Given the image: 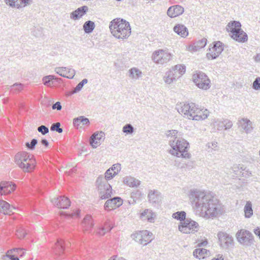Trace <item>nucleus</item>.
Returning a JSON list of instances; mask_svg holds the SVG:
<instances>
[{"label": "nucleus", "instance_id": "nucleus-40", "mask_svg": "<svg viewBox=\"0 0 260 260\" xmlns=\"http://www.w3.org/2000/svg\"><path fill=\"white\" fill-rule=\"evenodd\" d=\"M172 217L177 220H180V222L186 220V213L183 211H177L172 214Z\"/></svg>", "mask_w": 260, "mask_h": 260}, {"label": "nucleus", "instance_id": "nucleus-3", "mask_svg": "<svg viewBox=\"0 0 260 260\" xmlns=\"http://www.w3.org/2000/svg\"><path fill=\"white\" fill-rule=\"evenodd\" d=\"M169 144L171 147L169 152L172 155L184 158H189L191 157L190 154L188 152L189 143L185 139L181 138L172 139L169 140Z\"/></svg>", "mask_w": 260, "mask_h": 260}, {"label": "nucleus", "instance_id": "nucleus-36", "mask_svg": "<svg viewBox=\"0 0 260 260\" xmlns=\"http://www.w3.org/2000/svg\"><path fill=\"white\" fill-rule=\"evenodd\" d=\"M245 217L250 218L253 215V209L252 203L250 201H247L244 208Z\"/></svg>", "mask_w": 260, "mask_h": 260}, {"label": "nucleus", "instance_id": "nucleus-48", "mask_svg": "<svg viewBox=\"0 0 260 260\" xmlns=\"http://www.w3.org/2000/svg\"><path fill=\"white\" fill-rule=\"evenodd\" d=\"M116 175H115L113 172H112L110 169H108L105 173V177H103V179H106V180L108 181V180L113 178Z\"/></svg>", "mask_w": 260, "mask_h": 260}, {"label": "nucleus", "instance_id": "nucleus-23", "mask_svg": "<svg viewBox=\"0 0 260 260\" xmlns=\"http://www.w3.org/2000/svg\"><path fill=\"white\" fill-rule=\"evenodd\" d=\"M122 204V200L119 197H114L113 199L108 200L104 205L106 210H111L117 207H119Z\"/></svg>", "mask_w": 260, "mask_h": 260}, {"label": "nucleus", "instance_id": "nucleus-42", "mask_svg": "<svg viewBox=\"0 0 260 260\" xmlns=\"http://www.w3.org/2000/svg\"><path fill=\"white\" fill-rule=\"evenodd\" d=\"M64 250L63 241L61 240H58L56 244L55 253L60 255Z\"/></svg>", "mask_w": 260, "mask_h": 260}, {"label": "nucleus", "instance_id": "nucleus-57", "mask_svg": "<svg viewBox=\"0 0 260 260\" xmlns=\"http://www.w3.org/2000/svg\"><path fill=\"white\" fill-rule=\"evenodd\" d=\"M23 85L20 83H15L12 86V89L14 90H20L22 89Z\"/></svg>", "mask_w": 260, "mask_h": 260}, {"label": "nucleus", "instance_id": "nucleus-20", "mask_svg": "<svg viewBox=\"0 0 260 260\" xmlns=\"http://www.w3.org/2000/svg\"><path fill=\"white\" fill-rule=\"evenodd\" d=\"M16 189V185L10 181H2L0 182V195H7L14 191Z\"/></svg>", "mask_w": 260, "mask_h": 260}, {"label": "nucleus", "instance_id": "nucleus-5", "mask_svg": "<svg viewBox=\"0 0 260 260\" xmlns=\"http://www.w3.org/2000/svg\"><path fill=\"white\" fill-rule=\"evenodd\" d=\"M241 24L240 22L233 21L229 22L226 26V30L230 32L231 38L238 42L244 43L248 40L246 32L241 28Z\"/></svg>", "mask_w": 260, "mask_h": 260}, {"label": "nucleus", "instance_id": "nucleus-15", "mask_svg": "<svg viewBox=\"0 0 260 260\" xmlns=\"http://www.w3.org/2000/svg\"><path fill=\"white\" fill-rule=\"evenodd\" d=\"M223 50L222 43L218 41L215 42L213 46L209 48V52L207 53V57L209 59H214L216 58Z\"/></svg>", "mask_w": 260, "mask_h": 260}, {"label": "nucleus", "instance_id": "nucleus-8", "mask_svg": "<svg viewBox=\"0 0 260 260\" xmlns=\"http://www.w3.org/2000/svg\"><path fill=\"white\" fill-rule=\"evenodd\" d=\"M96 186L98 189L99 197L102 200H105L111 197L112 189L111 185L103 177H99L96 179Z\"/></svg>", "mask_w": 260, "mask_h": 260}, {"label": "nucleus", "instance_id": "nucleus-41", "mask_svg": "<svg viewBox=\"0 0 260 260\" xmlns=\"http://www.w3.org/2000/svg\"><path fill=\"white\" fill-rule=\"evenodd\" d=\"M218 143L217 142L213 141L208 142L206 144L207 148V150L208 152L212 153L214 151H217L218 150Z\"/></svg>", "mask_w": 260, "mask_h": 260}, {"label": "nucleus", "instance_id": "nucleus-53", "mask_svg": "<svg viewBox=\"0 0 260 260\" xmlns=\"http://www.w3.org/2000/svg\"><path fill=\"white\" fill-rule=\"evenodd\" d=\"M25 234H26V232L22 228H19L16 231V236L19 239L24 238Z\"/></svg>", "mask_w": 260, "mask_h": 260}, {"label": "nucleus", "instance_id": "nucleus-47", "mask_svg": "<svg viewBox=\"0 0 260 260\" xmlns=\"http://www.w3.org/2000/svg\"><path fill=\"white\" fill-rule=\"evenodd\" d=\"M112 229V227L110 226V224L109 223H106L104 228L101 229L98 232V234L100 235H104L106 232L110 231Z\"/></svg>", "mask_w": 260, "mask_h": 260}, {"label": "nucleus", "instance_id": "nucleus-61", "mask_svg": "<svg viewBox=\"0 0 260 260\" xmlns=\"http://www.w3.org/2000/svg\"><path fill=\"white\" fill-rule=\"evenodd\" d=\"M211 260H223V257L222 255L218 254L215 257L212 258Z\"/></svg>", "mask_w": 260, "mask_h": 260}, {"label": "nucleus", "instance_id": "nucleus-31", "mask_svg": "<svg viewBox=\"0 0 260 260\" xmlns=\"http://www.w3.org/2000/svg\"><path fill=\"white\" fill-rule=\"evenodd\" d=\"M207 39L203 38L195 42L193 45L189 46V50L192 51H197L200 49L204 48L207 44Z\"/></svg>", "mask_w": 260, "mask_h": 260}, {"label": "nucleus", "instance_id": "nucleus-38", "mask_svg": "<svg viewBox=\"0 0 260 260\" xmlns=\"http://www.w3.org/2000/svg\"><path fill=\"white\" fill-rule=\"evenodd\" d=\"M207 250L206 249L198 248L193 251V255L199 259L204 258L206 255H207Z\"/></svg>", "mask_w": 260, "mask_h": 260}, {"label": "nucleus", "instance_id": "nucleus-1", "mask_svg": "<svg viewBox=\"0 0 260 260\" xmlns=\"http://www.w3.org/2000/svg\"><path fill=\"white\" fill-rule=\"evenodd\" d=\"M188 196L191 205L201 217L209 218L221 214L218 200L210 194L198 189L189 190Z\"/></svg>", "mask_w": 260, "mask_h": 260}, {"label": "nucleus", "instance_id": "nucleus-55", "mask_svg": "<svg viewBox=\"0 0 260 260\" xmlns=\"http://www.w3.org/2000/svg\"><path fill=\"white\" fill-rule=\"evenodd\" d=\"M38 131L42 135H44L49 133V129L45 125H41L38 127Z\"/></svg>", "mask_w": 260, "mask_h": 260}, {"label": "nucleus", "instance_id": "nucleus-35", "mask_svg": "<svg viewBox=\"0 0 260 260\" xmlns=\"http://www.w3.org/2000/svg\"><path fill=\"white\" fill-rule=\"evenodd\" d=\"M70 206V201L68 198L60 196L57 207L59 208L67 209Z\"/></svg>", "mask_w": 260, "mask_h": 260}, {"label": "nucleus", "instance_id": "nucleus-63", "mask_svg": "<svg viewBox=\"0 0 260 260\" xmlns=\"http://www.w3.org/2000/svg\"><path fill=\"white\" fill-rule=\"evenodd\" d=\"M254 234L260 239V228H257L254 230Z\"/></svg>", "mask_w": 260, "mask_h": 260}, {"label": "nucleus", "instance_id": "nucleus-22", "mask_svg": "<svg viewBox=\"0 0 260 260\" xmlns=\"http://www.w3.org/2000/svg\"><path fill=\"white\" fill-rule=\"evenodd\" d=\"M209 111L207 109L201 108L197 105L196 113L192 117V120L200 121L203 120L208 118L209 115Z\"/></svg>", "mask_w": 260, "mask_h": 260}, {"label": "nucleus", "instance_id": "nucleus-37", "mask_svg": "<svg viewBox=\"0 0 260 260\" xmlns=\"http://www.w3.org/2000/svg\"><path fill=\"white\" fill-rule=\"evenodd\" d=\"M83 28L85 33L90 34L95 28L94 22L90 20L87 21L84 23Z\"/></svg>", "mask_w": 260, "mask_h": 260}, {"label": "nucleus", "instance_id": "nucleus-2", "mask_svg": "<svg viewBox=\"0 0 260 260\" xmlns=\"http://www.w3.org/2000/svg\"><path fill=\"white\" fill-rule=\"evenodd\" d=\"M109 29L111 34L116 39L123 40L131 34V27L128 22L123 19L116 18L110 22Z\"/></svg>", "mask_w": 260, "mask_h": 260}, {"label": "nucleus", "instance_id": "nucleus-50", "mask_svg": "<svg viewBox=\"0 0 260 260\" xmlns=\"http://www.w3.org/2000/svg\"><path fill=\"white\" fill-rule=\"evenodd\" d=\"M178 167H180L181 169H191L193 168V164L192 161H188L186 162L185 161L181 165H178Z\"/></svg>", "mask_w": 260, "mask_h": 260}, {"label": "nucleus", "instance_id": "nucleus-25", "mask_svg": "<svg viewBox=\"0 0 260 260\" xmlns=\"http://www.w3.org/2000/svg\"><path fill=\"white\" fill-rule=\"evenodd\" d=\"M161 193L157 190H150L148 194V201L153 205H158L161 201Z\"/></svg>", "mask_w": 260, "mask_h": 260}, {"label": "nucleus", "instance_id": "nucleus-16", "mask_svg": "<svg viewBox=\"0 0 260 260\" xmlns=\"http://www.w3.org/2000/svg\"><path fill=\"white\" fill-rule=\"evenodd\" d=\"M238 127L246 134H251L254 129L253 123L247 118H242L238 121Z\"/></svg>", "mask_w": 260, "mask_h": 260}, {"label": "nucleus", "instance_id": "nucleus-49", "mask_svg": "<svg viewBox=\"0 0 260 260\" xmlns=\"http://www.w3.org/2000/svg\"><path fill=\"white\" fill-rule=\"evenodd\" d=\"M110 169L115 175H117L121 170V165L119 164H115L110 168Z\"/></svg>", "mask_w": 260, "mask_h": 260}, {"label": "nucleus", "instance_id": "nucleus-27", "mask_svg": "<svg viewBox=\"0 0 260 260\" xmlns=\"http://www.w3.org/2000/svg\"><path fill=\"white\" fill-rule=\"evenodd\" d=\"M183 12L184 8L182 7L179 5H175L171 6L168 9L167 14L169 17L174 18L182 14Z\"/></svg>", "mask_w": 260, "mask_h": 260}, {"label": "nucleus", "instance_id": "nucleus-17", "mask_svg": "<svg viewBox=\"0 0 260 260\" xmlns=\"http://www.w3.org/2000/svg\"><path fill=\"white\" fill-rule=\"evenodd\" d=\"M212 124L218 131H221L223 129H229L231 128L233 125L232 121L228 119L224 118L216 119Z\"/></svg>", "mask_w": 260, "mask_h": 260}, {"label": "nucleus", "instance_id": "nucleus-43", "mask_svg": "<svg viewBox=\"0 0 260 260\" xmlns=\"http://www.w3.org/2000/svg\"><path fill=\"white\" fill-rule=\"evenodd\" d=\"M88 82V80L87 79H84L82 81L79 82L77 86L74 88L73 91L71 92V94H74L76 92H79L81 90L83 86L85 84H86Z\"/></svg>", "mask_w": 260, "mask_h": 260}, {"label": "nucleus", "instance_id": "nucleus-59", "mask_svg": "<svg viewBox=\"0 0 260 260\" xmlns=\"http://www.w3.org/2000/svg\"><path fill=\"white\" fill-rule=\"evenodd\" d=\"M7 258H9V260H19L17 257H15L14 255H6Z\"/></svg>", "mask_w": 260, "mask_h": 260}, {"label": "nucleus", "instance_id": "nucleus-44", "mask_svg": "<svg viewBox=\"0 0 260 260\" xmlns=\"http://www.w3.org/2000/svg\"><path fill=\"white\" fill-rule=\"evenodd\" d=\"M178 132L176 130H170L167 131L166 135V136L168 139H169V140H171L172 139H177L178 138H177Z\"/></svg>", "mask_w": 260, "mask_h": 260}, {"label": "nucleus", "instance_id": "nucleus-52", "mask_svg": "<svg viewBox=\"0 0 260 260\" xmlns=\"http://www.w3.org/2000/svg\"><path fill=\"white\" fill-rule=\"evenodd\" d=\"M252 88L256 90H260V77H256L252 84Z\"/></svg>", "mask_w": 260, "mask_h": 260}, {"label": "nucleus", "instance_id": "nucleus-6", "mask_svg": "<svg viewBox=\"0 0 260 260\" xmlns=\"http://www.w3.org/2000/svg\"><path fill=\"white\" fill-rule=\"evenodd\" d=\"M185 71L184 65L179 64L172 67L165 73L163 77L164 81L167 84H171L180 78Z\"/></svg>", "mask_w": 260, "mask_h": 260}, {"label": "nucleus", "instance_id": "nucleus-9", "mask_svg": "<svg viewBox=\"0 0 260 260\" xmlns=\"http://www.w3.org/2000/svg\"><path fill=\"white\" fill-rule=\"evenodd\" d=\"M172 58V54L165 49H158L154 51L151 56L152 61L157 64L164 65Z\"/></svg>", "mask_w": 260, "mask_h": 260}, {"label": "nucleus", "instance_id": "nucleus-34", "mask_svg": "<svg viewBox=\"0 0 260 260\" xmlns=\"http://www.w3.org/2000/svg\"><path fill=\"white\" fill-rule=\"evenodd\" d=\"M174 31L178 35L183 38H185L188 36V32L187 28L182 24H177L174 27Z\"/></svg>", "mask_w": 260, "mask_h": 260}, {"label": "nucleus", "instance_id": "nucleus-33", "mask_svg": "<svg viewBox=\"0 0 260 260\" xmlns=\"http://www.w3.org/2000/svg\"><path fill=\"white\" fill-rule=\"evenodd\" d=\"M94 223L92 218L90 215H86L82 222V226L84 231H89L93 226Z\"/></svg>", "mask_w": 260, "mask_h": 260}, {"label": "nucleus", "instance_id": "nucleus-13", "mask_svg": "<svg viewBox=\"0 0 260 260\" xmlns=\"http://www.w3.org/2000/svg\"><path fill=\"white\" fill-rule=\"evenodd\" d=\"M236 237L238 242L244 246H250L253 243V235L246 230H239L236 234Z\"/></svg>", "mask_w": 260, "mask_h": 260}, {"label": "nucleus", "instance_id": "nucleus-39", "mask_svg": "<svg viewBox=\"0 0 260 260\" xmlns=\"http://www.w3.org/2000/svg\"><path fill=\"white\" fill-rule=\"evenodd\" d=\"M80 123H82L83 125H89V119L82 116H79L74 119L73 124L75 126H78Z\"/></svg>", "mask_w": 260, "mask_h": 260}, {"label": "nucleus", "instance_id": "nucleus-45", "mask_svg": "<svg viewBox=\"0 0 260 260\" xmlns=\"http://www.w3.org/2000/svg\"><path fill=\"white\" fill-rule=\"evenodd\" d=\"M122 132L126 134H132L134 132V128L132 124H126L123 127Z\"/></svg>", "mask_w": 260, "mask_h": 260}, {"label": "nucleus", "instance_id": "nucleus-58", "mask_svg": "<svg viewBox=\"0 0 260 260\" xmlns=\"http://www.w3.org/2000/svg\"><path fill=\"white\" fill-rule=\"evenodd\" d=\"M61 108L62 107L60 103L59 102H56L52 106V108L53 110L56 109L57 110H60L61 109Z\"/></svg>", "mask_w": 260, "mask_h": 260}, {"label": "nucleus", "instance_id": "nucleus-14", "mask_svg": "<svg viewBox=\"0 0 260 260\" xmlns=\"http://www.w3.org/2000/svg\"><path fill=\"white\" fill-rule=\"evenodd\" d=\"M219 246L223 249H229L234 245V238L232 235L223 232L217 234Z\"/></svg>", "mask_w": 260, "mask_h": 260}, {"label": "nucleus", "instance_id": "nucleus-21", "mask_svg": "<svg viewBox=\"0 0 260 260\" xmlns=\"http://www.w3.org/2000/svg\"><path fill=\"white\" fill-rule=\"evenodd\" d=\"M8 6L12 8L20 9L32 3V0H4Z\"/></svg>", "mask_w": 260, "mask_h": 260}, {"label": "nucleus", "instance_id": "nucleus-29", "mask_svg": "<svg viewBox=\"0 0 260 260\" xmlns=\"http://www.w3.org/2000/svg\"><path fill=\"white\" fill-rule=\"evenodd\" d=\"M155 214L151 210L145 209L141 213L140 217L142 220H147L150 222H154L155 218Z\"/></svg>", "mask_w": 260, "mask_h": 260}, {"label": "nucleus", "instance_id": "nucleus-7", "mask_svg": "<svg viewBox=\"0 0 260 260\" xmlns=\"http://www.w3.org/2000/svg\"><path fill=\"white\" fill-rule=\"evenodd\" d=\"M197 104L194 103H180L177 104L176 109L177 111L184 117L189 120L192 119V117L197 110Z\"/></svg>", "mask_w": 260, "mask_h": 260}, {"label": "nucleus", "instance_id": "nucleus-51", "mask_svg": "<svg viewBox=\"0 0 260 260\" xmlns=\"http://www.w3.org/2000/svg\"><path fill=\"white\" fill-rule=\"evenodd\" d=\"M38 143V141L36 139H33L31 141L30 143L29 142H26L25 143V146L26 147L29 149V150H34L35 148V146Z\"/></svg>", "mask_w": 260, "mask_h": 260}, {"label": "nucleus", "instance_id": "nucleus-11", "mask_svg": "<svg viewBox=\"0 0 260 260\" xmlns=\"http://www.w3.org/2000/svg\"><path fill=\"white\" fill-rule=\"evenodd\" d=\"M192 80L196 86L203 90H207L211 87V81L208 77L202 72H197L192 76Z\"/></svg>", "mask_w": 260, "mask_h": 260}, {"label": "nucleus", "instance_id": "nucleus-12", "mask_svg": "<svg viewBox=\"0 0 260 260\" xmlns=\"http://www.w3.org/2000/svg\"><path fill=\"white\" fill-rule=\"evenodd\" d=\"M131 236L133 239L143 245H146L153 239L152 233L147 230L137 232Z\"/></svg>", "mask_w": 260, "mask_h": 260}, {"label": "nucleus", "instance_id": "nucleus-64", "mask_svg": "<svg viewBox=\"0 0 260 260\" xmlns=\"http://www.w3.org/2000/svg\"><path fill=\"white\" fill-rule=\"evenodd\" d=\"M254 59L256 62H260V53L257 54L254 57Z\"/></svg>", "mask_w": 260, "mask_h": 260}, {"label": "nucleus", "instance_id": "nucleus-54", "mask_svg": "<svg viewBox=\"0 0 260 260\" xmlns=\"http://www.w3.org/2000/svg\"><path fill=\"white\" fill-rule=\"evenodd\" d=\"M53 79H55L54 76L48 75V76H45L44 77H43V81L44 85L48 86L50 82Z\"/></svg>", "mask_w": 260, "mask_h": 260}, {"label": "nucleus", "instance_id": "nucleus-62", "mask_svg": "<svg viewBox=\"0 0 260 260\" xmlns=\"http://www.w3.org/2000/svg\"><path fill=\"white\" fill-rule=\"evenodd\" d=\"M59 200V198H54L51 199V201L53 204H54L56 206H57V203H58Z\"/></svg>", "mask_w": 260, "mask_h": 260}, {"label": "nucleus", "instance_id": "nucleus-30", "mask_svg": "<svg viewBox=\"0 0 260 260\" xmlns=\"http://www.w3.org/2000/svg\"><path fill=\"white\" fill-rule=\"evenodd\" d=\"M142 76V72L137 68L133 67L128 70V77L133 80H138Z\"/></svg>", "mask_w": 260, "mask_h": 260}, {"label": "nucleus", "instance_id": "nucleus-10", "mask_svg": "<svg viewBox=\"0 0 260 260\" xmlns=\"http://www.w3.org/2000/svg\"><path fill=\"white\" fill-rule=\"evenodd\" d=\"M199 228V224L190 218H186L178 225V230L183 234H194Z\"/></svg>", "mask_w": 260, "mask_h": 260}, {"label": "nucleus", "instance_id": "nucleus-46", "mask_svg": "<svg viewBox=\"0 0 260 260\" xmlns=\"http://www.w3.org/2000/svg\"><path fill=\"white\" fill-rule=\"evenodd\" d=\"M60 126V123L59 122L54 123L51 125L50 130L51 131H56L58 133H61L63 130Z\"/></svg>", "mask_w": 260, "mask_h": 260}, {"label": "nucleus", "instance_id": "nucleus-32", "mask_svg": "<svg viewBox=\"0 0 260 260\" xmlns=\"http://www.w3.org/2000/svg\"><path fill=\"white\" fill-rule=\"evenodd\" d=\"M15 208L11 207L10 205L4 200H0V212L5 214H8L13 212Z\"/></svg>", "mask_w": 260, "mask_h": 260}, {"label": "nucleus", "instance_id": "nucleus-60", "mask_svg": "<svg viewBox=\"0 0 260 260\" xmlns=\"http://www.w3.org/2000/svg\"><path fill=\"white\" fill-rule=\"evenodd\" d=\"M108 260H126L125 258L121 257H118L117 256H115L113 257H111Z\"/></svg>", "mask_w": 260, "mask_h": 260}, {"label": "nucleus", "instance_id": "nucleus-4", "mask_svg": "<svg viewBox=\"0 0 260 260\" xmlns=\"http://www.w3.org/2000/svg\"><path fill=\"white\" fill-rule=\"evenodd\" d=\"M16 164L25 172H31L36 166V160L30 153L26 151L19 152L15 155Z\"/></svg>", "mask_w": 260, "mask_h": 260}, {"label": "nucleus", "instance_id": "nucleus-28", "mask_svg": "<svg viewBox=\"0 0 260 260\" xmlns=\"http://www.w3.org/2000/svg\"><path fill=\"white\" fill-rule=\"evenodd\" d=\"M122 182L124 184L130 187H138L141 183L140 180L132 176L124 177L122 179Z\"/></svg>", "mask_w": 260, "mask_h": 260}, {"label": "nucleus", "instance_id": "nucleus-18", "mask_svg": "<svg viewBox=\"0 0 260 260\" xmlns=\"http://www.w3.org/2000/svg\"><path fill=\"white\" fill-rule=\"evenodd\" d=\"M232 170L237 177L248 178L252 175L251 171L242 165H234L232 167Z\"/></svg>", "mask_w": 260, "mask_h": 260}, {"label": "nucleus", "instance_id": "nucleus-24", "mask_svg": "<svg viewBox=\"0 0 260 260\" xmlns=\"http://www.w3.org/2000/svg\"><path fill=\"white\" fill-rule=\"evenodd\" d=\"M104 137L105 133L103 132L93 134L90 139V145L93 148H96L104 141Z\"/></svg>", "mask_w": 260, "mask_h": 260}, {"label": "nucleus", "instance_id": "nucleus-19", "mask_svg": "<svg viewBox=\"0 0 260 260\" xmlns=\"http://www.w3.org/2000/svg\"><path fill=\"white\" fill-rule=\"evenodd\" d=\"M54 72L61 77L73 79L75 75V70L66 67H56Z\"/></svg>", "mask_w": 260, "mask_h": 260}, {"label": "nucleus", "instance_id": "nucleus-56", "mask_svg": "<svg viewBox=\"0 0 260 260\" xmlns=\"http://www.w3.org/2000/svg\"><path fill=\"white\" fill-rule=\"evenodd\" d=\"M79 213H80V210H78L76 211H75L74 212L71 213V214H66L64 212H63V211H61L59 214L60 215H66L67 216H70V217H74V216H76V217H79Z\"/></svg>", "mask_w": 260, "mask_h": 260}, {"label": "nucleus", "instance_id": "nucleus-26", "mask_svg": "<svg viewBox=\"0 0 260 260\" xmlns=\"http://www.w3.org/2000/svg\"><path fill=\"white\" fill-rule=\"evenodd\" d=\"M88 10V8L86 6L79 7L71 13L70 18L74 20H78L85 15Z\"/></svg>", "mask_w": 260, "mask_h": 260}]
</instances>
